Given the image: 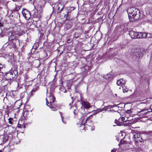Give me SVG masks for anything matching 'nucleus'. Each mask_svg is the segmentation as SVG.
Here are the masks:
<instances>
[{
	"label": "nucleus",
	"instance_id": "nucleus-16",
	"mask_svg": "<svg viewBox=\"0 0 152 152\" xmlns=\"http://www.w3.org/2000/svg\"><path fill=\"white\" fill-rule=\"evenodd\" d=\"M21 105V103L18 101H17L14 104V106L16 107V108H19Z\"/></svg>",
	"mask_w": 152,
	"mask_h": 152
},
{
	"label": "nucleus",
	"instance_id": "nucleus-38",
	"mask_svg": "<svg viewBox=\"0 0 152 152\" xmlns=\"http://www.w3.org/2000/svg\"><path fill=\"white\" fill-rule=\"evenodd\" d=\"M147 36L146 37H147V38H152V36H151L150 35H148V34L147 33Z\"/></svg>",
	"mask_w": 152,
	"mask_h": 152
},
{
	"label": "nucleus",
	"instance_id": "nucleus-51",
	"mask_svg": "<svg viewBox=\"0 0 152 152\" xmlns=\"http://www.w3.org/2000/svg\"><path fill=\"white\" fill-rule=\"evenodd\" d=\"M23 33H24V31H23Z\"/></svg>",
	"mask_w": 152,
	"mask_h": 152
},
{
	"label": "nucleus",
	"instance_id": "nucleus-8",
	"mask_svg": "<svg viewBox=\"0 0 152 152\" xmlns=\"http://www.w3.org/2000/svg\"><path fill=\"white\" fill-rule=\"evenodd\" d=\"M134 140L135 142H142V138L140 137V134H134L133 136Z\"/></svg>",
	"mask_w": 152,
	"mask_h": 152
},
{
	"label": "nucleus",
	"instance_id": "nucleus-43",
	"mask_svg": "<svg viewBox=\"0 0 152 152\" xmlns=\"http://www.w3.org/2000/svg\"><path fill=\"white\" fill-rule=\"evenodd\" d=\"M2 26V24L1 22H0V27H1Z\"/></svg>",
	"mask_w": 152,
	"mask_h": 152
},
{
	"label": "nucleus",
	"instance_id": "nucleus-6",
	"mask_svg": "<svg viewBox=\"0 0 152 152\" xmlns=\"http://www.w3.org/2000/svg\"><path fill=\"white\" fill-rule=\"evenodd\" d=\"M22 12L23 16L26 20H28L30 18L31 16L30 12L26 9H23Z\"/></svg>",
	"mask_w": 152,
	"mask_h": 152
},
{
	"label": "nucleus",
	"instance_id": "nucleus-35",
	"mask_svg": "<svg viewBox=\"0 0 152 152\" xmlns=\"http://www.w3.org/2000/svg\"><path fill=\"white\" fill-rule=\"evenodd\" d=\"M115 123L117 124V125H119V124H118V121H117L116 120V119H115Z\"/></svg>",
	"mask_w": 152,
	"mask_h": 152
},
{
	"label": "nucleus",
	"instance_id": "nucleus-30",
	"mask_svg": "<svg viewBox=\"0 0 152 152\" xmlns=\"http://www.w3.org/2000/svg\"><path fill=\"white\" fill-rule=\"evenodd\" d=\"M59 113H60V115H61V119H62V122H63V123H65L64 122V121H63V116H62V113H61V112H59Z\"/></svg>",
	"mask_w": 152,
	"mask_h": 152
},
{
	"label": "nucleus",
	"instance_id": "nucleus-49",
	"mask_svg": "<svg viewBox=\"0 0 152 152\" xmlns=\"http://www.w3.org/2000/svg\"><path fill=\"white\" fill-rule=\"evenodd\" d=\"M121 143H120L118 144V145H120V144H121Z\"/></svg>",
	"mask_w": 152,
	"mask_h": 152
},
{
	"label": "nucleus",
	"instance_id": "nucleus-33",
	"mask_svg": "<svg viewBox=\"0 0 152 152\" xmlns=\"http://www.w3.org/2000/svg\"><path fill=\"white\" fill-rule=\"evenodd\" d=\"M141 110L140 111H138V114L139 113H140L141 112H143L144 110Z\"/></svg>",
	"mask_w": 152,
	"mask_h": 152
},
{
	"label": "nucleus",
	"instance_id": "nucleus-41",
	"mask_svg": "<svg viewBox=\"0 0 152 152\" xmlns=\"http://www.w3.org/2000/svg\"><path fill=\"white\" fill-rule=\"evenodd\" d=\"M125 120V118L124 117H122L121 118V120L122 121H124Z\"/></svg>",
	"mask_w": 152,
	"mask_h": 152
},
{
	"label": "nucleus",
	"instance_id": "nucleus-32",
	"mask_svg": "<svg viewBox=\"0 0 152 152\" xmlns=\"http://www.w3.org/2000/svg\"><path fill=\"white\" fill-rule=\"evenodd\" d=\"M132 113V111L131 110H127L126 111V113Z\"/></svg>",
	"mask_w": 152,
	"mask_h": 152
},
{
	"label": "nucleus",
	"instance_id": "nucleus-23",
	"mask_svg": "<svg viewBox=\"0 0 152 152\" xmlns=\"http://www.w3.org/2000/svg\"><path fill=\"white\" fill-rule=\"evenodd\" d=\"M49 107H50L51 108L52 110L54 111L57 110L58 109V107H50V106Z\"/></svg>",
	"mask_w": 152,
	"mask_h": 152
},
{
	"label": "nucleus",
	"instance_id": "nucleus-7",
	"mask_svg": "<svg viewBox=\"0 0 152 152\" xmlns=\"http://www.w3.org/2000/svg\"><path fill=\"white\" fill-rule=\"evenodd\" d=\"M9 43L12 44L13 48H18L20 46L19 41L17 39L13 40L9 42Z\"/></svg>",
	"mask_w": 152,
	"mask_h": 152
},
{
	"label": "nucleus",
	"instance_id": "nucleus-2",
	"mask_svg": "<svg viewBox=\"0 0 152 152\" xmlns=\"http://www.w3.org/2000/svg\"><path fill=\"white\" fill-rule=\"evenodd\" d=\"M129 34L132 39L144 38L147 36L146 33L137 32L133 31H129Z\"/></svg>",
	"mask_w": 152,
	"mask_h": 152
},
{
	"label": "nucleus",
	"instance_id": "nucleus-47",
	"mask_svg": "<svg viewBox=\"0 0 152 152\" xmlns=\"http://www.w3.org/2000/svg\"><path fill=\"white\" fill-rule=\"evenodd\" d=\"M40 17H41L42 16V14H40Z\"/></svg>",
	"mask_w": 152,
	"mask_h": 152
},
{
	"label": "nucleus",
	"instance_id": "nucleus-25",
	"mask_svg": "<svg viewBox=\"0 0 152 152\" xmlns=\"http://www.w3.org/2000/svg\"><path fill=\"white\" fill-rule=\"evenodd\" d=\"M93 115L94 114H92V115L89 116V117H88L86 120V121H87L88 120H90V119H91V118H92Z\"/></svg>",
	"mask_w": 152,
	"mask_h": 152
},
{
	"label": "nucleus",
	"instance_id": "nucleus-36",
	"mask_svg": "<svg viewBox=\"0 0 152 152\" xmlns=\"http://www.w3.org/2000/svg\"><path fill=\"white\" fill-rule=\"evenodd\" d=\"M147 134H152V131H148V132H147Z\"/></svg>",
	"mask_w": 152,
	"mask_h": 152
},
{
	"label": "nucleus",
	"instance_id": "nucleus-3",
	"mask_svg": "<svg viewBox=\"0 0 152 152\" xmlns=\"http://www.w3.org/2000/svg\"><path fill=\"white\" fill-rule=\"evenodd\" d=\"M14 68L13 70H10L5 74L4 77L7 80H12L15 77L16 75L18 74L17 66H14Z\"/></svg>",
	"mask_w": 152,
	"mask_h": 152
},
{
	"label": "nucleus",
	"instance_id": "nucleus-48",
	"mask_svg": "<svg viewBox=\"0 0 152 152\" xmlns=\"http://www.w3.org/2000/svg\"><path fill=\"white\" fill-rule=\"evenodd\" d=\"M13 1H16L17 0H12Z\"/></svg>",
	"mask_w": 152,
	"mask_h": 152
},
{
	"label": "nucleus",
	"instance_id": "nucleus-10",
	"mask_svg": "<svg viewBox=\"0 0 152 152\" xmlns=\"http://www.w3.org/2000/svg\"><path fill=\"white\" fill-rule=\"evenodd\" d=\"M37 90V88H34L31 91L29 92L28 95V96L27 97V100H29L30 98L32 96H33L34 93Z\"/></svg>",
	"mask_w": 152,
	"mask_h": 152
},
{
	"label": "nucleus",
	"instance_id": "nucleus-39",
	"mask_svg": "<svg viewBox=\"0 0 152 152\" xmlns=\"http://www.w3.org/2000/svg\"><path fill=\"white\" fill-rule=\"evenodd\" d=\"M116 150L115 149H114L113 150H112L111 151V152H115Z\"/></svg>",
	"mask_w": 152,
	"mask_h": 152
},
{
	"label": "nucleus",
	"instance_id": "nucleus-21",
	"mask_svg": "<svg viewBox=\"0 0 152 152\" xmlns=\"http://www.w3.org/2000/svg\"><path fill=\"white\" fill-rule=\"evenodd\" d=\"M75 9V7H70L68 8V13L70 12V11L73 10Z\"/></svg>",
	"mask_w": 152,
	"mask_h": 152
},
{
	"label": "nucleus",
	"instance_id": "nucleus-28",
	"mask_svg": "<svg viewBox=\"0 0 152 152\" xmlns=\"http://www.w3.org/2000/svg\"><path fill=\"white\" fill-rule=\"evenodd\" d=\"M84 124H82V123H81L80 124V127L81 128H82V130H83V129L84 128Z\"/></svg>",
	"mask_w": 152,
	"mask_h": 152
},
{
	"label": "nucleus",
	"instance_id": "nucleus-52",
	"mask_svg": "<svg viewBox=\"0 0 152 152\" xmlns=\"http://www.w3.org/2000/svg\"><path fill=\"white\" fill-rule=\"evenodd\" d=\"M104 107V108H105L106 107Z\"/></svg>",
	"mask_w": 152,
	"mask_h": 152
},
{
	"label": "nucleus",
	"instance_id": "nucleus-1",
	"mask_svg": "<svg viewBox=\"0 0 152 152\" xmlns=\"http://www.w3.org/2000/svg\"><path fill=\"white\" fill-rule=\"evenodd\" d=\"M126 11L130 21L133 22L140 18V12L138 9L132 7L128 8Z\"/></svg>",
	"mask_w": 152,
	"mask_h": 152
},
{
	"label": "nucleus",
	"instance_id": "nucleus-42",
	"mask_svg": "<svg viewBox=\"0 0 152 152\" xmlns=\"http://www.w3.org/2000/svg\"><path fill=\"white\" fill-rule=\"evenodd\" d=\"M148 34V35H150V36H152V34L149 33V34ZM151 37L152 38V37Z\"/></svg>",
	"mask_w": 152,
	"mask_h": 152
},
{
	"label": "nucleus",
	"instance_id": "nucleus-18",
	"mask_svg": "<svg viewBox=\"0 0 152 152\" xmlns=\"http://www.w3.org/2000/svg\"><path fill=\"white\" fill-rule=\"evenodd\" d=\"M3 141L6 142L8 139V136L7 135H4L3 137Z\"/></svg>",
	"mask_w": 152,
	"mask_h": 152
},
{
	"label": "nucleus",
	"instance_id": "nucleus-14",
	"mask_svg": "<svg viewBox=\"0 0 152 152\" xmlns=\"http://www.w3.org/2000/svg\"><path fill=\"white\" fill-rule=\"evenodd\" d=\"M33 12H34L33 16L34 17V18H37L38 17V12L37 10V9H36V11H35V10H34L33 11Z\"/></svg>",
	"mask_w": 152,
	"mask_h": 152
},
{
	"label": "nucleus",
	"instance_id": "nucleus-29",
	"mask_svg": "<svg viewBox=\"0 0 152 152\" xmlns=\"http://www.w3.org/2000/svg\"><path fill=\"white\" fill-rule=\"evenodd\" d=\"M31 56L30 53L29 54H28V56L27 57V59L28 61H30V60L29 59L30 58V57Z\"/></svg>",
	"mask_w": 152,
	"mask_h": 152
},
{
	"label": "nucleus",
	"instance_id": "nucleus-5",
	"mask_svg": "<svg viewBox=\"0 0 152 152\" xmlns=\"http://www.w3.org/2000/svg\"><path fill=\"white\" fill-rule=\"evenodd\" d=\"M132 52L133 53L134 56H135L138 58L142 57V53L141 52L139 48H137L135 49H133L132 50Z\"/></svg>",
	"mask_w": 152,
	"mask_h": 152
},
{
	"label": "nucleus",
	"instance_id": "nucleus-24",
	"mask_svg": "<svg viewBox=\"0 0 152 152\" xmlns=\"http://www.w3.org/2000/svg\"><path fill=\"white\" fill-rule=\"evenodd\" d=\"M37 45L38 46V45L37 43L34 44V45L33 46V49H32L31 50H34H34H35L36 49H37Z\"/></svg>",
	"mask_w": 152,
	"mask_h": 152
},
{
	"label": "nucleus",
	"instance_id": "nucleus-27",
	"mask_svg": "<svg viewBox=\"0 0 152 152\" xmlns=\"http://www.w3.org/2000/svg\"><path fill=\"white\" fill-rule=\"evenodd\" d=\"M72 107L73 108V109L74 110V113L75 115H76V113L75 112V111L76 110V106H73V107Z\"/></svg>",
	"mask_w": 152,
	"mask_h": 152
},
{
	"label": "nucleus",
	"instance_id": "nucleus-15",
	"mask_svg": "<svg viewBox=\"0 0 152 152\" xmlns=\"http://www.w3.org/2000/svg\"><path fill=\"white\" fill-rule=\"evenodd\" d=\"M42 2V5L40 6L41 10H39V12L40 13H42V9L43 7L44 4H45L44 0H41V1Z\"/></svg>",
	"mask_w": 152,
	"mask_h": 152
},
{
	"label": "nucleus",
	"instance_id": "nucleus-9",
	"mask_svg": "<svg viewBox=\"0 0 152 152\" xmlns=\"http://www.w3.org/2000/svg\"><path fill=\"white\" fill-rule=\"evenodd\" d=\"M81 104L84 108L88 109L91 107L90 104L88 102L83 101L81 102Z\"/></svg>",
	"mask_w": 152,
	"mask_h": 152
},
{
	"label": "nucleus",
	"instance_id": "nucleus-17",
	"mask_svg": "<svg viewBox=\"0 0 152 152\" xmlns=\"http://www.w3.org/2000/svg\"><path fill=\"white\" fill-rule=\"evenodd\" d=\"M64 17L66 18L65 20H72V19H70V15L69 14V13H68V12H67L66 15H64Z\"/></svg>",
	"mask_w": 152,
	"mask_h": 152
},
{
	"label": "nucleus",
	"instance_id": "nucleus-37",
	"mask_svg": "<svg viewBox=\"0 0 152 152\" xmlns=\"http://www.w3.org/2000/svg\"><path fill=\"white\" fill-rule=\"evenodd\" d=\"M103 110H104L103 109H99V110H97L98 111V112H101Z\"/></svg>",
	"mask_w": 152,
	"mask_h": 152
},
{
	"label": "nucleus",
	"instance_id": "nucleus-40",
	"mask_svg": "<svg viewBox=\"0 0 152 152\" xmlns=\"http://www.w3.org/2000/svg\"><path fill=\"white\" fill-rule=\"evenodd\" d=\"M3 36H4L3 34L2 33H1L0 34V38L2 37Z\"/></svg>",
	"mask_w": 152,
	"mask_h": 152
},
{
	"label": "nucleus",
	"instance_id": "nucleus-20",
	"mask_svg": "<svg viewBox=\"0 0 152 152\" xmlns=\"http://www.w3.org/2000/svg\"><path fill=\"white\" fill-rule=\"evenodd\" d=\"M18 128H23V129H25L26 127V126L24 124H18Z\"/></svg>",
	"mask_w": 152,
	"mask_h": 152
},
{
	"label": "nucleus",
	"instance_id": "nucleus-44",
	"mask_svg": "<svg viewBox=\"0 0 152 152\" xmlns=\"http://www.w3.org/2000/svg\"><path fill=\"white\" fill-rule=\"evenodd\" d=\"M72 102L71 103H70L69 104V105L71 106L72 105Z\"/></svg>",
	"mask_w": 152,
	"mask_h": 152
},
{
	"label": "nucleus",
	"instance_id": "nucleus-31",
	"mask_svg": "<svg viewBox=\"0 0 152 152\" xmlns=\"http://www.w3.org/2000/svg\"><path fill=\"white\" fill-rule=\"evenodd\" d=\"M96 0H89V2L91 4H93Z\"/></svg>",
	"mask_w": 152,
	"mask_h": 152
},
{
	"label": "nucleus",
	"instance_id": "nucleus-46",
	"mask_svg": "<svg viewBox=\"0 0 152 152\" xmlns=\"http://www.w3.org/2000/svg\"><path fill=\"white\" fill-rule=\"evenodd\" d=\"M24 93L23 92V93H22V94H22V95H23H23H24Z\"/></svg>",
	"mask_w": 152,
	"mask_h": 152
},
{
	"label": "nucleus",
	"instance_id": "nucleus-19",
	"mask_svg": "<svg viewBox=\"0 0 152 152\" xmlns=\"http://www.w3.org/2000/svg\"><path fill=\"white\" fill-rule=\"evenodd\" d=\"M125 138H124L123 139H117V141L119 142L120 141V142H126V140H125Z\"/></svg>",
	"mask_w": 152,
	"mask_h": 152
},
{
	"label": "nucleus",
	"instance_id": "nucleus-11",
	"mask_svg": "<svg viewBox=\"0 0 152 152\" xmlns=\"http://www.w3.org/2000/svg\"><path fill=\"white\" fill-rule=\"evenodd\" d=\"M64 6L61 3H59L56 7V8L58 10V12H60L62 10Z\"/></svg>",
	"mask_w": 152,
	"mask_h": 152
},
{
	"label": "nucleus",
	"instance_id": "nucleus-53",
	"mask_svg": "<svg viewBox=\"0 0 152 152\" xmlns=\"http://www.w3.org/2000/svg\"><path fill=\"white\" fill-rule=\"evenodd\" d=\"M35 9H36V8H35ZM36 9H35V10H36ZM35 10V11H36V10Z\"/></svg>",
	"mask_w": 152,
	"mask_h": 152
},
{
	"label": "nucleus",
	"instance_id": "nucleus-22",
	"mask_svg": "<svg viewBox=\"0 0 152 152\" xmlns=\"http://www.w3.org/2000/svg\"><path fill=\"white\" fill-rule=\"evenodd\" d=\"M123 88V90L124 92H125L128 91V89L126 88V87L124 86H122V87Z\"/></svg>",
	"mask_w": 152,
	"mask_h": 152
},
{
	"label": "nucleus",
	"instance_id": "nucleus-26",
	"mask_svg": "<svg viewBox=\"0 0 152 152\" xmlns=\"http://www.w3.org/2000/svg\"><path fill=\"white\" fill-rule=\"evenodd\" d=\"M9 120V123L11 124H12L13 123L12 122V119L11 118H10L8 119Z\"/></svg>",
	"mask_w": 152,
	"mask_h": 152
},
{
	"label": "nucleus",
	"instance_id": "nucleus-50",
	"mask_svg": "<svg viewBox=\"0 0 152 152\" xmlns=\"http://www.w3.org/2000/svg\"><path fill=\"white\" fill-rule=\"evenodd\" d=\"M104 110H107V109H104Z\"/></svg>",
	"mask_w": 152,
	"mask_h": 152
},
{
	"label": "nucleus",
	"instance_id": "nucleus-4",
	"mask_svg": "<svg viewBox=\"0 0 152 152\" xmlns=\"http://www.w3.org/2000/svg\"><path fill=\"white\" fill-rule=\"evenodd\" d=\"M53 91H51L49 93H47V97L46 98V104L48 106L52 105V104L54 102L55 98L53 94Z\"/></svg>",
	"mask_w": 152,
	"mask_h": 152
},
{
	"label": "nucleus",
	"instance_id": "nucleus-12",
	"mask_svg": "<svg viewBox=\"0 0 152 152\" xmlns=\"http://www.w3.org/2000/svg\"><path fill=\"white\" fill-rule=\"evenodd\" d=\"M16 39H17L16 38V36L15 35L14 33L13 32L11 33V35L9 37L8 39L9 42Z\"/></svg>",
	"mask_w": 152,
	"mask_h": 152
},
{
	"label": "nucleus",
	"instance_id": "nucleus-13",
	"mask_svg": "<svg viewBox=\"0 0 152 152\" xmlns=\"http://www.w3.org/2000/svg\"><path fill=\"white\" fill-rule=\"evenodd\" d=\"M125 83V81L123 80V79H121L118 80L117 82V84L118 85L122 86Z\"/></svg>",
	"mask_w": 152,
	"mask_h": 152
},
{
	"label": "nucleus",
	"instance_id": "nucleus-34",
	"mask_svg": "<svg viewBox=\"0 0 152 152\" xmlns=\"http://www.w3.org/2000/svg\"><path fill=\"white\" fill-rule=\"evenodd\" d=\"M28 111H26L24 112V114H23V115L24 116V117H25V116L26 115L25 114H26V115L27 113H28Z\"/></svg>",
	"mask_w": 152,
	"mask_h": 152
},
{
	"label": "nucleus",
	"instance_id": "nucleus-45",
	"mask_svg": "<svg viewBox=\"0 0 152 152\" xmlns=\"http://www.w3.org/2000/svg\"><path fill=\"white\" fill-rule=\"evenodd\" d=\"M35 3V1H34V7H35V5H34V3Z\"/></svg>",
	"mask_w": 152,
	"mask_h": 152
}]
</instances>
